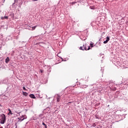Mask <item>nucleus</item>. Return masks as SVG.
Wrapping results in <instances>:
<instances>
[{
	"mask_svg": "<svg viewBox=\"0 0 128 128\" xmlns=\"http://www.w3.org/2000/svg\"><path fill=\"white\" fill-rule=\"evenodd\" d=\"M0 120V124H4L6 122V115L4 114H2L1 116Z\"/></svg>",
	"mask_w": 128,
	"mask_h": 128,
	"instance_id": "nucleus-1",
	"label": "nucleus"
},
{
	"mask_svg": "<svg viewBox=\"0 0 128 128\" xmlns=\"http://www.w3.org/2000/svg\"><path fill=\"white\" fill-rule=\"evenodd\" d=\"M90 50V47L86 44L84 45V50Z\"/></svg>",
	"mask_w": 128,
	"mask_h": 128,
	"instance_id": "nucleus-2",
	"label": "nucleus"
},
{
	"mask_svg": "<svg viewBox=\"0 0 128 128\" xmlns=\"http://www.w3.org/2000/svg\"><path fill=\"white\" fill-rule=\"evenodd\" d=\"M106 41L104 42V44H108V42L109 40H110V37L107 36L106 38Z\"/></svg>",
	"mask_w": 128,
	"mask_h": 128,
	"instance_id": "nucleus-3",
	"label": "nucleus"
},
{
	"mask_svg": "<svg viewBox=\"0 0 128 128\" xmlns=\"http://www.w3.org/2000/svg\"><path fill=\"white\" fill-rule=\"evenodd\" d=\"M29 96L31 98H36V96L34 94H30L29 95Z\"/></svg>",
	"mask_w": 128,
	"mask_h": 128,
	"instance_id": "nucleus-4",
	"label": "nucleus"
},
{
	"mask_svg": "<svg viewBox=\"0 0 128 128\" xmlns=\"http://www.w3.org/2000/svg\"><path fill=\"white\" fill-rule=\"evenodd\" d=\"M88 85H82L80 86V88H88Z\"/></svg>",
	"mask_w": 128,
	"mask_h": 128,
	"instance_id": "nucleus-5",
	"label": "nucleus"
},
{
	"mask_svg": "<svg viewBox=\"0 0 128 128\" xmlns=\"http://www.w3.org/2000/svg\"><path fill=\"white\" fill-rule=\"evenodd\" d=\"M22 118H23L21 119V121H22L24 120H26V115L22 116Z\"/></svg>",
	"mask_w": 128,
	"mask_h": 128,
	"instance_id": "nucleus-6",
	"label": "nucleus"
},
{
	"mask_svg": "<svg viewBox=\"0 0 128 128\" xmlns=\"http://www.w3.org/2000/svg\"><path fill=\"white\" fill-rule=\"evenodd\" d=\"M8 62H10V58H8V57L6 59V64H8Z\"/></svg>",
	"mask_w": 128,
	"mask_h": 128,
	"instance_id": "nucleus-7",
	"label": "nucleus"
},
{
	"mask_svg": "<svg viewBox=\"0 0 128 128\" xmlns=\"http://www.w3.org/2000/svg\"><path fill=\"white\" fill-rule=\"evenodd\" d=\"M60 96H58L57 97L56 101L58 102H60Z\"/></svg>",
	"mask_w": 128,
	"mask_h": 128,
	"instance_id": "nucleus-8",
	"label": "nucleus"
},
{
	"mask_svg": "<svg viewBox=\"0 0 128 128\" xmlns=\"http://www.w3.org/2000/svg\"><path fill=\"white\" fill-rule=\"evenodd\" d=\"M8 110L9 112L8 113V116H10V114H12V110L10 109H8Z\"/></svg>",
	"mask_w": 128,
	"mask_h": 128,
	"instance_id": "nucleus-9",
	"label": "nucleus"
},
{
	"mask_svg": "<svg viewBox=\"0 0 128 128\" xmlns=\"http://www.w3.org/2000/svg\"><path fill=\"white\" fill-rule=\"evenodd\" d=\"M28 95V94L26 92H23V96H27Z\"/></svg>",
	"mask_w": 128,
	"mask_h": 128,
	"instance_id": "nucleus-10",
	"label": "nucleus"
},
{
	"mask_svg": "<svg viewBox=\"0 0 128 128\" xmlns=\"http://www.w3.org/2000/svg\"><path fill=\"white\" fill-rule=\"evenodd\" d=\"M4 18L8 20V16H5L4 17H2L1 18L2 20H4Z\"/></svg>",
	"mask_w": 128,
	"mask_h": 128,
	"instance_id": "nucleus-11",
	"label": "nucleus"
},
{
	"mask_svg": "<svg viewBox=\"0 0 128 128\" xmlns=\"http://www.w3.org/2000/svg\"><path fill=\"white\" fill-rule=\"evenodd\" d=\"M36 26H34L32 27V30H36Z\"/></svg>",
	"mask_w": 128,
	"mask_h": 128,
	"instance_id": "nucleus-12",
	"label": "nucleus"
},
{
	"mask_svg": "<svg viewBox=\"0 0 128 128\" xmlns=\"http://www.w3.org/2000/svg\"><path fill=\"white\" fill-rule=\"evenodd\" d=\"M76 2H72L71 4H72V6H74V4H76Z\"/></svg>",
	"mask_w": 128,
	"mask_h": 128,
	"instance_id": "nucleus-13",
	"label": "nucleus"
},
{
	"mask_svg": "<svg viewBox=\"0 0 128 128\" xmlns=\"http://www.w3.org/2000/svg\"><path fill=\"white\" fill-rule=\"evenodd\" d=\"M90 46H91L92 48H94V44H90Z\"/></svg>",
	"mask_w": 128,
	"mask_h": 128,
	"instance_id": "nucleus-14",
	"label": "nucleus"
},
{
	"mask_svg": "<svg viewBox=\"0 0 128 128\" xmlns=\"http://www.w3.org/2000/svg\"><path fill=\"white\" fill-rule=\"evenodd\" d=\"M22 118H24V117H22H22L20 118H18V120H22Z\"/></svg>",
	"mask_w": 128,
	"mask_h": 128,
	"instance_id": "nucleus-15",
	"label": "nucleus"
},
{
	"mask_svg": "<svg viewBox=\"0 0 128 128\" xmlns=\"http://www.w3.org/2000/svg\"><path fill=\"white\" fill-rule=\"evenodd\" d=\"M23 90H28L26 88V87L24 86L23 87Z\"/></svg>",
	"mask_w": 128,
	"mask_h": 128,
	"instance_id": "nucleus-16",
	"label": "nucleus"
},
{
	"mask_svg": "<svg viewBox=\"0 0 128 128\" xmlns=\"http://www.w3.org/2000/svg\"><path fill=\"white\" fill-rule=\"evenodd\" d=\"M80 50H84V49L82 48V46L80 47Z\"/></svg>",
	"mask_w": 128,
	"mask_h": 128,
	"instance_id": "nucleus-17",
	"label": "nucleus"
},
{
	"mask_svg": "<svg viewBox=\"0 0 128 128\" xmlns=\"http://www.w3.org/2000/svg\"><path fill=\"white\" fill-rule=\"evenodd\" d=\"M42 124H43V126H46V124H44V122H42Z\"/></svg>",
	"mask_w": 128,
	"mask_h": 128,
	"instance_id": "nucleus-18",
	"label": "nucleus"
},
{
	"mask_svg": "<svg viewBox=\"0 0 128 128\" xmlns=\"http://www.w3.org/2000/svg\"><path fill=\"white\" fill-rule=\"evenodd\" d=\"M82 48L84 49V45L82 46Z\"/></svg>",
	"mask_w": 128,
	"mask_h": 128,
	"instance_id": "nucleus-19",
	"label": "nucleus"
},
{
	"mask_svg": "<svg viewBox=\"0 0 128 128\" xmlns=\"http://www.w3.org/2000/svg\"><path fill=\"white\" fill-rule=\"evenodd\" d=\"M41 72H44V70H40Z\"/></svg>",
	"mask_w": 128,
	"mask_h": 128,
	"instance_id": "nucleus-20",
	"label": "nucleus"
},
{
	"mask_svg": "<svg viewBox=\"0 0 128 128\" xmlns=\"http://www.w3.org/2000/svg\"><path fill=\"white\" fill-rule=\"evenodd\" d=\"M33 2H36L38 0H32Z\"/></svg>",
	"mask_w": 128,
	"mask_h": 128,
	"instance_id": "nucleus-21",
	"label": "nucleus"
},
{
	"mask_svg": "<svg viewBox=\"0 0 128 128\" xmlns=\"http://www.w3.org/2000/svg\"><path fill=\"white\" fill-rule=\"evenodd\" d=\"M116 90V88H114V90Z\"/></svg>",
	"mask_w": 128,
	"mask_h": 128,
	"instance_id": "nucleus-22",
	"label": "nucleus"
},
{
	"mask_svg": "<svg viewBox=\"0 0 128 128\" xmlns=\"http://www.w3.org/2000/svg\"><path fill=\"white\" fill-rule=\"evenodd\" d=\"M45 128H47L46 125L45 126Z\"/></svg>",
	"mask_w": 128,
	"mask_h": 128,
	"instance_id": "nucleus-23",
	"label": "nucleus"
},
{
	"mask_svg": "<svg viewBox=\"0 0 128 128\" xmlns=\"http://www.w3.org/2000/svg\"><path fill=\"white\" fill-rule=\"evenodd\" d=\"M5 0H4V2Z\"/></svg>",
	"mask_w": 128,
	"mask_h": 128,
	"instance_id": "nucleus-24",
	"label": "nucleus"
},
{
	"mask_svg": "<svg viewBox=\"0 0 128 128\" xmlns=\"http://www.w3.org/2000/svg\"><path fill=\"white\" fill-rule=\"evenodd\" d=\"M2 128V127H1V128Z\"/></svg>",
	"mask_w": 128,
	"mask_h": 128,
	"instance_id": "nucleus-25",
	"label": "nucleus"
}]
</instances>
